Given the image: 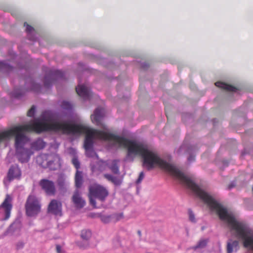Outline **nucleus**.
Listing matches in <instances>:
<instances>
[{
  "label": "nucleus",
  "instance_id": "1",
  "mask_svg": "<svg viewBox=\"0 0 253 253\" xmlns=\"http://www.w3.org/2000/svg\"><path fill=\"white\" fill-rule=\"evenodd\" d=\"M55 126L54 132H60L63 134H67L85 133L86 134L84 142L85 150L92 148L93 138L114 141L127 148L128 155L134 154L141 156L143 158V166L148 170L153 169L155 166H158L187 186V176L183 172L173 165L161 159L156 153L148 150L146 146L142 143H136L134 141L130 140L113 133L91 129L80 125L55 121Z\"/></svg>",
  "mask_w": 253,
  "mask_h": 253
},
{
  "label": "nucleus",
  "instance_id": "2",
  "mask_svg": "<svg viewBox=\"0 0 253 253\" xmlns=\"http://www.w3.org/2000/svg\"><path fill=\"white\" fill-rule=\"evenodd\" d=\"M193 191L207 204L211 210L216 212L221 220L227 223L231 233L236 238L243 240L245 248L253 251V230L248 224L237 220L233 214L229 213L225 208L197 184Z\"/></svg>",
  "mask_w": 253,
  "mask_h": 253
},
{
  "label": "nucleus",
  "instance_id": "3",
  "mask_svg": "<svg viewBox=\"0 0 253 253\" xmlns=\"http://www.w3.org/2000/svg\"><path fill=\"white\" fill-rule=\"evenodd\" d=\"M55 121L49 123L36 122L32 124L20 125L0 133V143L10 136L15 135V148L23 147L28 139L24 132H35L38 133L43 131H55Z\"/></svg>",
  "mask_w": 253,
  "mask_h": 253
},
{
  "label": "nucleus",
  "instance_id": "4",
  "mask_svg": "<svg viewBox=\"0 0 253 253\" xmlns=\"http://www.w3.org/2000/svg\"><path fill=\"white\" fill-rule=\"evenodd\" d=\"M108 190L103 186L99 184H93L89 188L88 197L90 204L95 207L96 202L94 198H97L101 201H105L108 196Z\"/></svg>",
  "mask_w": 253,
  "mask_h": 253
},
{
  "label": "nucleus",
  "instance_id": "5",
  "mask_svg": "<svg viewBox=\"0 0 253 253\" xmlns=\"http://www.w3.org/2000/svg\"><path fill=\"white\" fill-rule=\"evenodd\" d=\"M41 208L38 199L34 195H29L25 204L26 214L29 216H34L40 212Z\"/></svg>",
  "mask_w": 253,
  "mask_h": 253
},
{
  "label": "nucleus",
  "instance_id": "6",
  "mask_svg": "<svg viewBox=\"0 0 253 253\" xmlns=\"http://www.w3.org/2000/svg\"><path fill=\"white\" fill-rule=\"evenodd\" d=\"M59 158L57 155H49L43 154L39 156L37 158V162L39 165L44 168H48L51 170L56 169L55 162L59 161Z\"/></svg>",
  "mask_w": 253,
  "mask_h": 253
},
{
  "label": "nucleus",
  "instance_id": "7",
  "mask_svg": "<svg viewBox=\"0 0 253 253\" xmlns=\"http://www.w3.org/2000/svg\"><path fill=\"white\" fill-rule=\"evenodd\" d=\"M41 189L47 196H54L57 192L56 183L47 178H42L39 182Z\"/></svg>",
  "mask_w": 253,
  "mask_h": 253
},
{
  "label": "nucleus",
  "instance_id": "8",
  "mask_svg": "<svg viewBox=\"0 0 253 253\" xmlns=\"http://www.w3.org/2000/svg\"><path fill=\"white\" fill-rule=\"evenodd\" d=\"M63 77V73L61 71L48 70L46 72L44 77V85L45 87L48 88L51 86L54 80Z\"/></svg>",
  "mask_w": 253,
  "mask_h": 253
},
{
  "label": "nucleus",
  "instance_id": "9",
  "mask_svg": "<svg viewBox=\"0 0 253 253\" xmlns=\"http://www.w3.org/2000/svg\"><path fill=\"white\" fill-rule=\"evenodd\" d=\"M12 197L9 194H6L4 201L0 205V210H2L4 215L3 219L5 220L9 219L10 216L12 209Z\"/></svg>",
  "mask_w": 253,
  "mask_h": 253
},
{
  "label": "nucleus",
  "instance_id": "10",
  "mask_svg": "<svg viewBox=\"0 0 253 253\" xmlns=\"http://www.w3.org/2000/svg\"><path fill=\"white\" fill-rule=\"evenodd\" d=\"M16 156L19 162L22 163H27L29 161L30 156L33 152L29 149L23 147L15 148Z\"/></svg>",
  "mask_w": 253,
  "mask_h": 253
},
{
  "label": "nucleus",
  "instance_id": "11",
  "mask_svg": "<svg viewBox=\"0 0 253 253\" xmlns=\"http://www.w3.org/2000/svg\"><path fill=\"white\" fill-rule=\"evenodd\" d=\"M21 176V170L17 165H12L7 172L6 180L8 182L14 179H19Z\"/></svg>",
  "mask_w": 253,
  "mask_h": 253
},
{
  "label": "nucleus",
  "instance_id": "12",
  "mask_svg": "<svg viewBox=\"0 0 253 253\" xmlns=\"http://www.w3.org/2000/svg\"><path fill=\"white\" fill-rule=\"evenodd\" d=\"M48 212L55 215H62V204L57 200H52L48 205L47 209Z\"/></svg>",
  "mask_w": 253,
  "mask_h": 253
},
{
  "label": "nucleus",
  "instance_id": "13",
  "mask_svg": "<svg viewBox=\"0 0 253 253\" xmlns=\"http://www.w3.org/2000/svg\"><path fill=\"white\" fill-rule=\"evenodd\" d=\"M77 94L84 99H89L91 95L90 89L84 84L78 85L76 87Z\"/></svg>",
  "mask_w": 253,
  "mask_h": 253
},
{
  "label": "nucleus",
  "instance_id": "14",
  "mask_svg": "<svg viewBox=\"0 0 253 253\" xmlns=\"http://www.w3.org/2000/svg\"><path fill=\"white\" fill-rule=\"evenodd\" d=\"M72 199L73 203L77 208H82L85 204V201L81 196L78 190L75 191Z\"/></svg>",
  "mask_w": 253,
  "mask_h": 253
},
{
  "label": "nucleus",
  "instance_id": "15",
  "mask_svg": "<svg viewBox=\"0 0 253 253\" xmlns=\"http://www.w3.org/2000/svg\"><path fill=\"white\" fill-rule=\"evenodd\" d=\"M104 110L101 108H97L94 112V114L91 116V119L92 122L96 125L99 126L101 124V120L103 117Z\"/></svg>",
  "mask_w": 253,
  "mask_h": 253
},
{
  "label": "nucleus",
  "instance_id": "16",
  "mask_svg": "<svg viewBox=\"0 0 253 253\" xmlns=\"http://www.w3.org/2000/svg\"><path fill=\"white\" fill-rule=\"evenodd\" d=\"M109 167V161H104L99 160L96 166L92 167V170L93 172L99 171L102 172L105 170Z\"/></svg>",
  "mask_w": 253,
  "mask_h": 253
},
{
  "label": "nucleus",
  "instance_id": "17",
  "mask_svg": "<svg viewBox=\"0 0 253 253\" xmlns=\"http://www.w3.org/2000/svg\"><path fill=\"white\" fill-rule=\"evenodd\" d=\"M239 248V242L238 241L230 240L227 244V253H232L234 251L236 252Z\"/></svg>",
  "mask_w": 253,
  "mask_h": 253
},
{
  "label": "nucleus",
  "instance_id": "18",
  "mask_svg": "<svg viewBox=\"0 0 253 253\" xmlns=\"http://www.w3.org/2000/svg\"><path fill=\"white\" fill-rule=\"evenodd\" d=\"M215 85L222 89L228 91L234 92L236 91L237 88L232 85H230L221 82H217L215 83Z\"/></svg>",
  "mask_w": 253,
  "mask_h": 253
},
{
  "label": "nucleus",
  "instance_id": "19",
  "mask_svg": "<svg viewBox=\"0 0 253 253\" xmlns=\"http://www.w3.org/2000/svg\"><path fill=\"white\" fill-rule=\"evenodd\" d=\"M45 146V143L42 139L39 138L31 144V148L35 150H40Z\"/></svg>",
  "mask_w": 253,
  "mask_h": 253
},
{
  "label": "nucleus",
  "instance_id": "20",
  "mask_svg": "<svg viewBox=\"0 0 253 253\" xmlns=\"http://www.w3.org/2000/svg\"><path fill=\"white\" fill-rule=\"evenodd\" d=\"M104 177L115 185H120L122 183V180L121 179L111 174H104Z\"/></svg>",
  "mask_w": 253,
  "mask_h": 253
},
{
  "label": "nucleus",
  "instance_id": "21",
  "mask_svg": "<svg viewBox=\"0 0 253 253\" xmlns=\"http://www.w3.org/2000/svg\"><path fill=\"white\" fill-rule=\"evenodd\" d=\"M75 180L76 186L77 188L81 187L83 183V176L81 171L77 170Z\"/></svg>",
  "mask_w": 253,
  "mask_h": 253
},
{
  "label": "nucleus",
  "instance_id": "22",
  "mask_svg": "<svg viewBox=\"0 0 253 253\" xmlns=\"http://www.w3.org/2000/svg\"><path fill=\"white\" fill-rule=\"evenodd\" d=\"M208 242V239H201L196 246L192 247V249L196 250L198 249H203L207 246Z\"/></svg>",
  "mask_w": 253,
  "mask_h": 253
},
{
  "label": "nucleus",
  "instance_id": "23",
  "mask_svg": "<svg viewBox=\"0 0 253 253\" xmlns=\"http://www.w3.org/2000/svg\"><path fill=\"white\" fill-rule=\"evenodd\" d=\"M108 168H109L115 174L119 173V169L117 160L112 161L111 165H110V163H109V167Z\"/></svg>",
  "mask_w": 253,
  "mask_h": 253
},
{
  "label": "nucleus",
  "instance_id": "24",
  "mask_svg": "<svg viewBox=\"0 0 253 253\" xmlns=\"http://www.w3.org/2000/svg\"><path fill=\"white\" fill-rule=\"evenodd\" d=\"M91 232L89 230H83L81 232V236L83 240H88L91 237Z\"/></svg>",
  "mask_w": 253,
  "mask_h": 253
},
{
  "label": "nucleus",
  "instance_id": "25",
  "mask_svg": "<svg viewBox=\"0 0 253 253\" xmlns=\"http://www.w3.org/2000/svg\"><path fill=\"white\" fill-rule=\"evenodd\" d=\"M112 220L114 222H117L119 220L123 219L124 218L123 213H115L112 215Z\"/></svg>",
  "mask_w": 253,
  "mask_h": 253
},
{
  "label": "nucleus",
  "instance_id": "26",
  "mask_svg": "<svg viewBox=\"0 0 253 253\" xmlns=\"http://www.w3.org/2000/svg\"><path fill=\"white\" fill-rule=\"evenodd\" d=\"M101 220L104 223H107L112 220V216L111 215H101L100 216Z\"/></svg>",
  "mask_w": 253,
  "mask_h": 253
},
{
  "label": "nucleus",
  "instance_id": "27",
  "mask_svg": "<svg viewBox=\"0 0 253 253\" xmlns=\"http://www.w3.org/2000/svg\"><path fill=\"white\" fill-rule=\"evenodd\" d=\"M12 69V67L3 62H0V70L8 71Z\"/></svg>",
  "mask_w": 253,
  "mask_h": 253
},
{
  "label": "nucleus",
  "instance_id": "28",
  "mask_svg": "<svg viewBox=\"0 0 253 253\" xmlns=\"http://www.w3.org/2000/svg\"><path fill=\"white\" fill-rule=\"evenodd\" d=\"M86 155L88 157H93L94 156H97L94 151L91 148L85 150Z\"/></svg>",
  "mask_w": 253,
  "mask_h": 253
},
{
  "label": "nucleus",
  "instance_id": "29",
  "mask_svg": "<svg viewBox=\"0 0 253 253\" xmlns=\"http://www.w3.org/2000/svg\"><path fill=\"white\" fill-rule=\"evenodd\" d=\"M73 165L74 166L75 168L78 170V169L80 167V163L78 160V159L76 157H74L73 158L72 161Z\"/></svg>",
  "mask_w": 253,
  "mask_h": 253
},
{
  "label": "nucleus",
  "instance_id": "30",
  "mask_svg": "<svg viewBox=\"0 0 253 253\" xmlns=\"http://www.w3.org/2000/svg\"><path fill=\"white\" fill-rule=\"evenodd\" d=\"M61 107L62 108L66 110H69L72 108L71 104L67 101H63L62 103Z\"/></svg>",
  "mask_w": 253,
  "mask_h": 253
},
{
  "label": "nucleus",
  "instance_id": "31",
  "mask_svg": "<svg viewBox=\"0 0 253 253\" xmlns=\"http://www.w3.org/2000/svg\"><path fill=\"white\" fill-rule=\"evenodd\" d=\"M58 186L59 188L62 189L64 188L65 186V180L63 178H60L57 180V181Z\"/></svg>",
  "mask_w": 253,
  "mask_h": 253
},
{
  "label": "nucleus",
  "instance_id": "32",
  "mask_svg": "<svg viewBox=\"0 0 253 253\" xmlns=\"http://www.w3.org/2000/svg\"><path fill=\"white\" fill-rule=\"evenodd\" d=\"M188 214H189V220L192 222H195L196 221V219L195 218V215L192 210H188Z\"/></svg>",
  "mask_w": 253,
  "mask_h": 253
},
{
  "label": "nucleus",
  "instance_id": "33",
  "mask_svg": "<svg viewBox=\"0 0 253 253\" xmlns=\"http://www.w3.org/2000/svg\"><path fill=\"white\" fill-rule=\"evenodd\" d=\"M24 26L26 27V31L28 33H30L34 30L33 27L28 25L26 22L24 23Z\"/></svg>",
  "mask_w": 253,
  "mask_h": 253
},
{
  "label": "nucleus",
  "instance_id": "34",
  "mask_svg": "<svg viewBox=\"0 0 253 253\" xmlns=\"http://www.w3.org/2000/svg\"><path fill=\"white\" fill-rule=\"evenodd\" d=\"M35 113V107L34 106H33L31 109L27 112V116L29 117H33L34 116Z\"/></svg>",
  "mask_w": 253,
  "mask_h": 253
},
{
  "label": "nucleus",
  "instance_id": "35",
  "mask_svg": "<svg viewBox=\"0 0 253 253\" xmlns=\"http://www.w3.org/2000/svg\"><path fill=\"white\" fill-rule=\"evenodd\" d=\"M144 178V173L143 172H141L139 174V177L136 181V183L137 184L140 183L142 181V180Z\"/></svg>",
  "mask_w": 253,
  "mask_h": 253
},
{
  "label": "nucleus",
  "instance_id": "36",
  "mask_svg": "<svg viewBox=\"0 0 253 253\" xmlns=\"http://www.w3.org/2000/svg\"><path fill=\"white\" fill-rule=\"evenodd\" d=\"M56 252L57 253H63L62 249H61V247L60 245H56Z\"/></svg>",
  "mask_w": 253,
  "mask_h": 253
},
{
  "label": "nucleus",
  "instance_id": "37",
  "mask_svg": "<svg viewBox=\"0 0 253 253\" xmlns=\"http://www.w3.org/2000/svg\"><path fill=\"white\" fill-rule=\"evenodd\" d=\"M24 244L23 242H19L17 244V248L18 249H20L23 248Z\"/></svg>",
  "mask_w": 253,
  "mask_h": 253
},
{
  "label": "nucleus",
  "instance_id": "38",
  "mask_svg": "<svg viewBox=\"0 0 253 253\" xmlns=\"http://www.w3.org/2000/svg\"><path fill=\"white\" fill-rule=\"evenodd\" d=\"M195 156L191 155L188 158V160L189 162H191V161H194L195 160Z\"/></svg>",
  "mask_w": 253,
  "mask_h": 253
},
{
  "label": "nucleus",
  "instance_id": "39",
  "mask_svg": "<svg viewBox=\"0 0 253 253\" xmlns=\"http://www.w3.org/2000/svg\"><path fill=\"white\" fill-rule=\"evenodd\" d=\"M77 245L80 248H82V249H85L86 248V247L87 246V244L85 245V246L84 245H82L80 243L78 242L77 243Z\"/></svg>",
  "mask_w": 253,
  "mask_h": 253
},
{
  "label": "nucleus",
  "instance_id": "40",
  "mask_svg": "<svg viewBox=\"0 0 253 253\" xmlns=\"http://www.w3.org/2000/svg\"><path fill=\"white\" fill-rule=\"evenodd\" d=\"M232 187H233V185H229V186H228V189H231Z\"/></svg>",
  "mask_w": 253,
  "mask_h": 253
},
{
  "label": "nucleus",
  "instance_id": "41",
  "mask_svg": "<svg viewBox=\"0 0 253 253\" xmlns=\"http://www.w3.org/2000/svg\"><path fill=\"white\" fill-rule=\"evenodd\" d=\"M137 233H138V234L139 235V236H140L141 235V231H138Z\"/></svg>",
  "mask_w": 253,
  "mask_h": 253
},
{
  "label": "nucleus",
  "instance_id": "42",
  "mask_svg": "<svg viewBox=\"0 0 253 253\" xmlns=\"http://www.w3.org/2000/svg\"><path fill=\"white\" fill-rule=\"evenodd\" d=\"M15 97H18L19 96V95L15 94Z\"/></svg>",
  "mask_w": 253,
  "mask_h": 253
}]
</instances>
